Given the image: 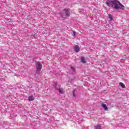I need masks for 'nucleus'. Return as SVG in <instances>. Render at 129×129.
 <instances>
[{
  "instance_id": "nucleus-1",
  "label": "nucleus",
  "mask_w": 129,
  "mask_h": 129,
  "mask_svg": "<svg viewBox=\"0 0 129 129\" xmlns=\"http://www.w3.org/2000/svg\"><path fill=\"white\" fill-rule=\"evenodd\" d=\"M106 4L109 8H113L115 10H118L121 9V10H124V6L117 0H107L106 2Z\"/></svg>"
},
{
  "instance_id": "nucleus-2",
  "label": "nucleus",
  "mask_w": 129,
  "mask_h": 129,
  "mask_svg": "<svg viewBox=\"0 0 129 129\" xmlns=\"http://www.w3.org/2000/svg\"><path fill=\"white\" fill-rule=\"evenodd\" d=\"M60 16L62 18H65V17H69L70 16V11H69V9L63 10L62 13H61Z\"/></svg>"
},
{
  "instance_id": "nucleus-3",
  "label": "nucleus",
  "mask_w": 129,
  "mask_h": 129,
  "mask_svg": "<svg viewBox=\"0 0 129 129\" xmlns=\"http://www.w3.org/2000/svg\"><path fill=\"white\" fill-rule=\"evenodd\" d=\"M37 72H40L42 69V64L40 62H37L36 65Z\"/></svg>"
},
{
  "instance_id": "nucleus-4",
  "label": "nucleus",
  "mask_w": 129,
  "mask_h": 129,
  "mask_svg": "<svg viewBox=\"0 0 129 129\" xmlns=\"http://www.w3.org/2000/svg\"><path fill=\"white\" fill-rule=\"evenodd\" d=\"M74 50L76 52H79V51H80V48H79V46L76 45L74 47Z\"/></svg>"
},
{
  "instance_id": "nucleus-5",
  "label": "nucleus",
  "mask_w": 129,
  "mask_h": 129,
  "mask_svg": "<svg viewBox=\"0 0 129 129\" xmlns=\"http://www.w3.org/2000/svg\"><path fill=\"white\" fill-rule=\"evenodd\" d=\"M81 61L84 64H85L86 63V60L85 59V58L83 56L81 57Z\"/></svg>"
},
{
  "instance_id": "nucleus-6",
  "label": "nucleus",
  "mask_w": 129,
  "mask_h": 129,
  "mask_svg": "<svg viewBox=\"0 0 129 129\" xmlns=\"http://www.w3.org/2000/svg\"><path fill=\"white\" fill-rule=\"evenodd\" d=\"M102 106L105 110H108V108H107V106L105 104H102Z\"/></svg>"
},
{
  "instance_id": "nucleus-7",
  "label": "nucleus",
  "mask_w": 129,
  "mask_h": 129,
  "mask_svg": "<svg viewBox=\"0 0 129 129\" xmlns=\"http://www.w3.org/2000/svg\"><path fill=\"white\" fill-rule=\"evenodd\" d=\"M28 99L30 101H33V100H34V99H35V98H34V96H30L28 98Z\"/></svg>"
},
{
  "instance_id": "nucleus-8",
  "label": "nucleus",
  "mask_w": 129,
  "mask_h": 129,
  "mask_svg": "<svg viewBox=\"0 0 129 129\" xmlns=\"http://www.w3.org/2000/svg\"><path fill=\"white\" fill-rule=\"evenodd\" d=\"M58 91H59V93H60V94H63V93H64V91H63L62 88H59L58 89Z\"/></svg>"
},
{
  "instance_id": "nucleus-9",
  "label": "nucleus",
  "mask_w": 129,
  "mask_h": 129,
  "mask_svg": "<svg viewBox=\"0 0 129 129\" xmlns=\"http://www.w3.org/2000/svg\"><path fill=\"white\" fill-rule=\"evenodd\" d=\"M119 85L121 86V87H122V88H125V86H124V84H123V83L120 82Z\"/></svg>"
},
{
  "instance_id": "nucleus-10",
  "label": "nucleus",
  "mask_w": 129,
  "mask_h": 129,
  "mask_svg": "<svg viewBox=\"0 0 129 129\" xmlns=\"http://www.w3.org/2000/svg\"><path fill=\"white\" fill-rule=\"evenodd\" d=\"M96 129H101V126H100V124H98L96 126H95Z\"/></svg>"
},
{
  "instance_id": "nucleus-11",
  "label": "nucleus",
  "mask_w": 129,
  "mask_h": 129,
  "mask_svg": "<svg viewBox=\"0 0 129 129\" xmlns=\"http://www.w3.org/2000/svg\"><path fill=\"white\" fill-rule=\"evenodd\" d=\"M108 18H109L110 21H112V20H113V18H112V15H109Z\"/></svg>"
},
{
  "instance_id": "nucleus-12",
  "label": "nucleus",
  "mask_w": 129,
  "mask_h": 129,
  "mask_svg": "<svg viewBox=\"0 0 129 129\" xmlns=\"http://www.w3.org/2000/svg\"><path fill=\"white\" fill-rule=\"evenodd\" d=\"M76 35V32H75V31H73V36L74 37H75Z\"/></svg>"
},
{
  "instance_id": "nucleus-13",
  "label": "nucleus",
  "mask_w": 129,
  "mask_h": 129,
  "mask_svg": "<svg viewBox=\"0 0 129 129\" xmlns=\"http://www.w3.org/2000/svg\"><path fill=\"white\" fill-rule=\"evenodd\" d=\"M71 69L72 71H73V72H74V71H75V69L74 68L72 67Z\"/></svg>"
},
{
  "instance_id": "nucleus-14",
  "label": "nucleus",
  "mask_w": 129,
  "mask_h": 129,
  "mask_svg": "<svg viewBox=\"0 0 129 129\" xmlns=\"http://www.w3.org/2000/svg\"><path fill=\"white\" fill-rule=\"evenodd\" d=\"M73 96H75V90H74L73 92Z\"/></svg>"
},
{
  "instance_id": "nucleus-15",
  "label": "nucleus",
  "mask_w": 129,
  "mask_h": 129,
  "mask_svg": "<svg viewBox=\"0 0 129 129\" xmlns=\"http://www.w3.org/2000/svg\"><path fill=\"white\" fill-rule=\"evenodd\" d=\"M32 37H33V38H36V37H35V35H32Z\"/></svg>"
},
{
  "instance_id": "nucleus-16",
  "label": "nucleus",
  "mask_w": 129,
  "mask_h": 129,
  "mask_svg": "<svg viewBox=\"0 0 129 129\" xmlns=\"http://www.w3.org/2000/svg\"><path fill=\"white\" fill-rule=\"evenodd\" d=\"M55 88H56V86H54Z\"/></svg>"
},
{
  "instance_id": "nucleus-17",
  "label": "nucleus",
  "mask_w": 129,
  "mask_h": 129,
  "mask_svg": "<svg viewBox=\"0 0 129 129\" xmlns=\"http://www.w3.org/2000/svg\"><path fill=\"white\" fill-rule=\"evenodd\" d=\"M122 61H124V60H123V59H122Z\"/></svg>"
}]
</instances>
